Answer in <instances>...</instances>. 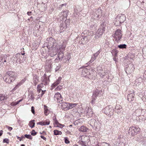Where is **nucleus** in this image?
I'll return each mask as SVG.
<instances>
[{
    "label": "nucleus",
    "mask_w": 146,
    "mask_h": 146,
    "mask_svg": "<svg viewBox=\"0 0 146 146\" xmlns=\"http://www.w3.org/2000/svg\"><path fill=\"white\" fill-rule=\"evenodd\" d=\"M16 78V74L13 71H9L7 72L5 75L3 77V80L9 84L13 82Z\"/></svg>",
    "instance_id": "1"
},
{
    "label": "nucleus",
    "mask_w": 146,
    "mask_h": 146,
    "mask_svg": "<svg viewBox=\"0 0 146 146\" xmlns=\"http://www.w3.org/2000/svg\"><path fill=\"white\" fill-rule=\"evenodd\" d=\"M88 124L91 125L93 128L97 131H99L100 128L101 124L98 120L94 119H91L88 122Z\"/></svg>",
    "instance_id": "2"
},
{
    "label": "nucleus",
    "mask_w": 146,
    "mask_h": 146,
    "mask_svg": "<svg viewBox=\"0 0 146 146\" xmlns=\"http://www.w3.org/2000/svg\"><path fill=\"white\" fill-rule=\"evenodd\" d=\"M106 26V23H102L100 26V28L98 30L95 35L94 34V36H95L94 38L96 39L101 37L103 34V32L105 31Z\"/></svg>",
    "instance_id": "3"
},
{
    "label": "nucleus",
    "mask_w": 146,
    "mask_h": 146,
    "mask_svg": "<svg viewBox=\"0 0 146 146\" xmlns=\"http://www.w3.org/2000/svg\"><path fill=\"white\" fill-rule=\"evenodd\" d=\"M140 128L137 126H133L129 127V133L132 136L136 135L140 131Z\"/></svg>",
    "instance_id": "4"
},
{
    "label": "nucleus",
    "mask_w": 146,
    "mask_h": 146,
    "mask_svg": "<svg viewBox=\"0 0 146 146\" xmlns=\"http://www.w3.org/2000/svg\"><path fill=\"white\" fill-rule=\"evenodd\" d=\"M113 110L110 106H108L102 110L103 113L110 116L113 115Z\"/></svg>",
    "instance_id": "5"
},
{
    "label": "nucleus",
    "mask_w": 146,
    "mask_h": 146,
    "mask_svg": "<svg viewBox=\"0 0 146 146\" xmlns=\"http://www.w3.org/2000/svg\"><path fill=\"white\" fill-rule=\"evenodd\" d=\"M70 20L69 19L67 20L62 21L60 25V30L63 31H65L68 27L70 25Z\"/></svg>",
    "instance_id": "6"
},
{
    "label": "nucleus",
    "mask_w": 146,
    "mask_h": 146,
    "mask_svg": "<svg viewBox=\"0 0 146 146\" xmlns=\"http://www.w3.org/2000/svg\"><path fill=\"white\" fill-rule=\"evenodd\" d=\"M69 14V11L66 10L64 12H61L58 16V19H59L60 21L67 20V17Z\"/></svg>",
    "instance_id": "7"
},
{
    "label": "nucleus",
    "mask_w": 146,
    "mask_h": 146,
    "mask_svg": "<svg viewBox=\"0 0 146 146\" xmlns=\"http://www.w3.org/2000/svg\"><path fill=\"white\" fill-rule=\"evenodd\" d=\"M122 34L121 31L119 29H117L115 33L113 35V36L114 37L117 42H118L121 38Z\"/></svg>",
    "instance_id": "8"
},
{
    "label": "nucleus",
    "mask_w": 146,
    "mask_h": 146,
    "mask_svg": "<svg viewBox=\"0 0 146 146\" xmlns=\"http://www.w3.org/2000/svg\"><path fill=\"white\" fill-rule=\"evenodd\" d=\"M116 19L115 24H116L117 25L119 26L124 22L125 20L126 17L125 15H122L119 17L118 16Z\"/></svg>",
    "instance_id": "9"
},
{
    "label": "nucleus",
    "mask_w": 146,
    "mask_h": 146,
    "mask_svg": "<svg viewBox=\"0 0 146 146\" xmlns=\"http://www.w3.org/2000/svg\"><path fill=\"white\" fill-rule=\"evenodd\" d=\"M94 18L96 20H98L102 15V10L99 8L96 9L94 13Z\"/></svg>",
    "instance_id": "10"
},
{
    "label": "nucleus",
    "mask_w": 146,
    "mask_h": 146,
    "mask_svg": "<svg viewBox=\"0 0 146 146\" xmlns=\"http://www.w3.org/2000/svg\"><path fill=\"white\" fill-rule=\"evenodd\" d=\"M134 69V65L133 64H129L127 65V67L125 68V70L126 73L127 74H129L133 72Z\"/></svg>",
    "instance_id": "11"
},
{
    "label": "nucleus",
    "mask_w": 146,
    "mask_h": 146,
    "mask_svg": "<svg viewBox=\"0 0 146 146\" xmlns=\"http://www.w3.org/2000/svg\"><path fill=\"white\" fill-rule=\"evenodd\" d=\"M90 67H87V68H84L81 72V75L84 77H87L88 74H90Z\"/></svg>",
    "instance_id": "12"
},
{
    "label": "nucleus",
    "mask_w": 146,
    "mask_h": 146,
    "mask_svg": "<svg viewBox=\"0 0 146 146\" xmlns=\"http://www.w3.org/2000/svg\"><path fill=\"white\" fill-rule=\"evenodd\" d=\"M84 113L86 116L88 117H91L94 113L92 108L89 107L86 108V111H84Z\"/></svg>",
    "instance_id": "13"
},
{
    "label": "nucleus",
    "mask_w": 146,
    "mask_h": 146,
    "mask_svg": "<svg viewBox=\"0 0 146 146\" xmlns=\"http://www.w3.org/2000/svg\"><path fill=\"white\" fill-rule=\"evenodd\" d=\"M54 100L58 103H60L62 100V97L60 94L59 92H57L54 95Z\"/></svg>",
    "instance_id": "14"
},
{
    "label": "nucleus",
    "mask_w": 146,
    "mask_h": 146,
    "mask_svg": "<svg viewBox=\"0 0 146 146\" xmlns=\"http://www.w3.org/2000/svg\"><path fill=\"white\" fill-rule=\"evenodd\" d=\"M93 35L94 32L93 31H90L89 30H85L82 33L81 35L82 37H83L84 36H88V35H89L92 38V37H93Z\"/></svg>",
    "instance_id": "15"
},
{
    "label": "nucleus",
    "mask_w": 146,
    "mask_h": 146,
    "mask_svg": "<svg viewBox=\"0 0 146 146\" xmlns=\"http://www.w3.org/2000/svg\"><path fill=\"white\" fill-rule=\"evenodd\" d=\"M47 46H54V44L55 43V40L52 37L47 38Z\"/></svg>",
    "instance_id": "16"
},
{
    "label": "nucleus",
    "mask_w": 146,
    "mask_h": 146,
    "mask_svg": "<svg viewBox=\"0 0 146 146\" xmlns=\"http://www.w3.org/2000/svg\"><path fill=\"white\" fill-rule=\"evenodd\" d=\"M82 38H81V40L82 41V42L83 43V44L85 43H86L88 42L89 41V40L90 39H94L93 37H90L89 35L88 36H84L83 37H82Z\"/></svg>",
    "instance_id": "17"
},
{
    "label": "nucleus",
    "mask_w": 146,
    "mask_h": 146,
    "mask_svg": "<svg viewBox=\"0 0 146 146\" xmlns=\"http://www.w3.org/2000/svg\"><path fill=\"white\" fill-rule=\"evenodd\" d=\"M134 53H129L128 54L125 56L123 58L125 60H128L131 62V60H133L134 58Z\"/></svg>",
    "instance_id": "18"
},
{
    "label": "nucleus",
    "mask_w": 146,
    "mask_h": 146,
    "mask_svg": "<svg viewBox=\"0 0 146 146\" xmlns=\"http://www.w3.org/2000/svg\"><path fill=\"white\" fill-rule=\"evenodd\" d=\"M65 48V46H61V47L59 48V49L58 50V54L57 55L58 56H59V57H60V54H62L61 60H62L64 56V54L63 53V52Z\"/></svg>",
    "instance_id": "19"
},
{
    "label": "nucleus",
    "mask_w": 146,
    "mask_h": 146,
    "mask_svg": "<svg viewBox=\"0 0 146 146\" xmlns=\"http://www.w3.org/2000/svg\"><path fill=\"white\" fill-rule=\"evenodd\" d=\"M41 81L42 83H41V84H44V85H48L50 81L49 76L48 77V78H41Z\"/></svg>",
    "instance_id": "20"
},
{
    "label": "nucleus",
    "mask_w": 146,
    "mask_h": 146,
    "mask_svg": "<svg viewBox=\"0 0 146 146\" xmlns=\"http://www.w3.org/2000/svg\"><path fill=\"white\" fill-rule=\"evenodd\" d=\"M61 108L64 110H68V103L63 102L60 103Z\"/></svg>",
    "instance_id": "21"
},
{
    "label": "nucleus",
    "mask_w": 146,
    "mask_h": 146,
    "mask_svg": "<svg viewBox=\"0 0 146 146\" xmlns=\"http://www.w3.org/2000/svg\"><path fill=\"white\" fill-rule=\"evenodd\" d=\"M7 56L6 54H1L0 56V62L3 63L7 62L6 60L7 59Z\"/></svg>",
    "instance_id": "22"
},
{
    "label": "nucleus",
    "mask_w": 146,
    "mask_h": 146,
    "mask_svg": "<svg viewBox=\"0 0 146 146\" xmlns=\"http://www.w3.org/2000/svg\"><path fill=\"white\" fill-rule=\"evenodd\" d=\"M135 94L133 93H131L127 95V100L128 101H131L134 100Z\"/></svg>",
    "instance_id": "23"
},
{
    "label": "nucleus",
    "mask_w": 146,
    "mask_h": 146,
    "mask_svg": "<svg viewBox=\"0 0 146 146\" xmlns=\"http://www.w3.org/2000/svg\"><path fill=\"white\" fill-rule=\"evenodd\" d=\"M91 73L90 72V74H88L86 78L91 80H95L96 78L95 75H94L95 72L94 71L92 72V73H91Z\"/></svg>",
    "instance_id": "24"
},
{
    "label": "nucleus",
    "mask_w": 146,
    "mask_h": 146,
    "mask_svg": "<svg viewBox=\"0 0 146 146\" xmlns=\"http://www.w3.org/2000/svg\"><path fill=\"white\" fill-rule=\"evenodd\" d=\"M25 80H23L19 82L16 85L15 87L13 88L12 90V91H15L17 88H19L25 82Z\"/></svg>",
    "instance_id": "25"
},
{
    "label": "nucleus",
    "mask_w": 146,
    "mask_h": 146,
    "mask_svg": "<svg viewBox=\"0 0 146 146\" xmlns=\"http://www.w3.org/2000/svg\"><path fill=\"white\" fill-rule=\"evenodd\" d=\"M61 79V78L60 77H59L57 80L56 81L52 84V87H53V88L56 87L60 84V82Z\"/></svg>",
    "instance_id": "26"
},
{
    "label": "nucleus",
    "mask_w": 146,
    "mask_h": 146,
    "mask_svg": "<svg viewBox=\"0 0 146 146\" xmlns=\"http://www.w3.org/2000/svg\"><path fill=\"white\" fill-rule=\"evenodd\" d=\"M115 111L118 113H120L122 111V110L121 106L119 105H117L115 107Z\"/></svg>",
    "instance_id": "27"
},
{
    "label": "nucleus",
    "mask_w": 146,
    "mask_h": 146,
    "mask_svg": "<svg viewBox=\"0 0 146 146\" xmlns=\"http://www.w3.org/2000/svg\"><path fill=\"white\" fill-rule=\"evenodd\" d=\"M21 57L22 58V56L20 53H17L16 54L15 56L14 57L13 60L14 61V62H19V59L20 57Z\"/></svg>",
    "instance_id": "28"
},
{
    "label": "nucleus",
    "mask_w": 146,
    "mask_h": 146,
    "mask_svg": "<svg viewBox=\"0 0 146 146\" xmlns=\"http://www.w3.org/2000/svg\"><path fill=\"white\" fill-rule=\"evenodd\" d=\"M99 92L100 91L98 89H96L93 93L92 98H96V97L99 95Z\"/></svg>",
    "instance_id": "29"
},
{
    "label": "nucleus",
    "mask_w": 146,
    "mask_h": 146,
    "mask_svg": "<svg viewBox=\"0 0 146 146\" xmlns=\"http://www.w3.org/2000/svg\"><path fill=\"white\" fill-rule=\"evenodd\" d=\"M89 130L88 128L84 126H82L79 129V131L81 132H86Z\"/></svg>",
    "instance_id": "30"
},
{
    "label": "nucleus",
    "mask_w": 146,
    "mask_h": 146,
    "mask_svg": "<svg viewBox=\"0 0 146 146\" xmlns=\"http://www.w3.org/2000/svg\"><path fill=\"white\" fill-rule=\"evenodd\" d=\"M44 114L46 116H47L49 113V110L48 109V107L45 105H44Z\"/></svg>",
    "instance_id": "31"
},
{
    "label": "nucleus",
    "mask_w": 146,
    "mask_h": 146,
    "mask_svg": "<svg viewBox=\"0 0 146 146\" xmlns=\"http://www.w3.org/2000/svg\"><path fill=\"white\" fill-rule=\"evenodd\" d=\"M99 68H100L101 69L100 70V72H99V71L97 70L98 72V74H100L102 78H104L105 75V72H103L102 68L100 67H98L97 68V69H98Z\"/></svg>",
    "instance_id": "32"
},
{
    "label": "nucleus",
    "mask_w": 146,
    "mask_h": 146,
    "mask_svg": "<svg viewBox=\"0 0 146 146\" xmlns=\"http://www.w3.org/2000/svg\"><path fill=\"white\" fill-rule=\"evenodd\" d=\"M77 105V104L76 103H68V110L72 109V108L75 107Z\"/></svg>",
    "instance_id": "33"
},
{
    "label": "nucleus",
    "mask_w": 146,
    "mask_h": 146,
    "mask_svg": "<svg viewBox=\"0 0 146 146\" xmlns=\"http://www.w3.org/2000/svg\"><path fill=\"white\" fill-rule=\"evenodd\" d=\"M34 121V120H32L29 122V125L31 128H33L35 127V123Z\"/></svg>",
    "instance_id": "34"
},
{
    "label": "nucleus",
    "mask_w": 146,
    "mask_h": 146,
    "mask_svg": "<svg viewBox=\"0 0 146 146\" xmlns=\"http://www.w3.org/2000/svg\"><path fill=\"white\" fill-rule=\"evenodd\" d=\"M53 135H61L62 134V132L57 130H54L53 131Z\"/></svg>",
    "instance_id": "35"
},
{
    "label": "nucleus",
    "mask_w": 146,
    "mask_h": 146,
    "mask_svg": "<svg viewBox=\"0 0 146 146\" xmlns=\"http://www.w3.org/2000/svg\"><path fill=\"white\" fill-rule=\"evenodd\" d=\"M119 51L118 50L116 49L113 50L111 52L112 55L113 56H117V53Z\"/></svg>",
    "instance_id": "36"
},
{
    "label": "nucleus",
    "mask_w": 146,
    "mask_h": 146,
    "mask_svg": "<svg viewBox=\"0 0 146 146\" xmlns=\"http://www.w3.org/2000/svg\"><path fill=\"white\" fill-rule=\"evenodd\" d=\"M141 112V110L140 109H137L135 111V112H134L133 114L137 116H139L140 115Z\"/></svg>",
    "instance_id": "37"
},
{
    "label": "nucleus",
    "mask_w": 146,
    "mask_h": 146,
    "mask_svg": "<svg viewBox=\"0 0 146 146\" xmlns=\"http://www.w3.org/2000/svg\"><path fill=\"white\" fill-rule=\"evenodd\" d=\"M7 96H5V95L3 94H0V100L3 101L7 99Z\"/></svg>",
    "instance_id": "38"
},
{
    "label": "nucleus",
    "mask_w": 146,
    "mask_h": 146,
    "mask_svg": "<svg viewBox=\"0 0 146 146\" xmlns=\"http://www.w3.org/2000/svg\"><path fill=\"white\" fill-rule=\"evenodd\" d=\"M41 88H42V84H40L37 85V92L38 94L40 92L41 90H42Z\"/></svg>",
    "instance_id": "39"
},
{
    "label": "nucleus",
    "mask_w": 146,
    "mask_h": 146,
    "mask_svg": "<svg viewBox=\"0 0 146 146\" xmlns=\"http://www.w3.org/2000/svg\"><path fill=\"white\" fill-rule=\"evenodd\" d=\"M33 81L34 82L39 81L38 77L36 75H35L33 77Z\"/></svg>",
    "instance_id": "40"
},
{
    "label": "nucleus",
    "mask_w": 146,
    "mask_h": 146,
    "mask_svg": "<svg viewBox=\"0 0 146 146\" xmlns=\"http://www.w3.org/2000/svg\"><path fill=\"white\" fill-rule=\"evenodd\" d=\"M24 136L25 137L28 139L31 140L33 139L32 136L31 135H30L25 134V135Z\"/></svg>",
    "instance_id": "41"
},
{
    "label": "nucleus",
    "mask_w": 146,
    "mask_h": 146,
    "mask_svg": "<svg viewBox=\"0 0 146 146\" xmlns=\"http://www.w3.org/2000/svg\"><path fill=\"white\" fill-rule=\"evenodd\" d=\"M22 100V99H21V100H19V101H18L17 102H15L13 103L12 104H13L12 106H15L17 105L20 102H21Z\"/></svg>",
    "instance_id": "42"
},
{
    "label": "nucleus",
    "mask_w": 146,
    "mask_h": 146,
    "mask_svg": "<svg viewBox=\"0 0 146 146\" xmlns=\"http://www.w3.org/2000/svg\"><path fill=\"white\" fill-rule=\"evenodd\" d=\"M37 132H36L35 130L33 129L31 132V135L33 136H35L37 134Z\"/></svg>",
    "instance_id": "43"
},
{
    "label": "nucleus",
    "mask_w": 146,
    "mask_h": 146,
    "mask_svg": "<svg viewBox=\"0 0 146 146\" xmlns=\"http://www.w3.org/2000/svg\"><path fill=\"white\" fill-rule=\"evenodd\" d=\"M44 122V123L45 124V125H48L50 124V121L49 120L47 119L46 120L44 121H43Z\"/></svg>",
    "instance_id": "44"
},
{
    "label": "nucleus",
    "mask_w": 146,
    "mask_h": 146,
    "mask_svg": "<svg viewBox=\"0 0 146 146\" xmlns=\"http://www.w3.org/2000/svg\"><path fill=\"white\" fill-rule=\"evenodd\" d=\"M60 60H62L61 58V57H59V56H58V57L55 59L54 60V62L55 63H57Z\"/></svg>",
    "instance_id": "45"
},
{
    "label": "nucleus",
    "mask_w": 146,
    "mask_h": 146,
    "mask_svg": "<svg viewBox=\"0 0 146 146\" xmlns=\"http://www.w3.org/2000/svg\"><path fill=\"white\" fill-rule=\"evenodd\" d=\"M61 64H59L57 66L56 68H55V71L57 72L61 68Z\"/></svg>",
    "instance_id": "46"
},
{
    "label": "nucleus",
    "mask_w": 146,
    "mask_h": 146,
    "mask_svg": "<svg viewBox=\"0 0 146 146\" xmlns=\"http://www.w3.org/2000/svg\"><path fill=\"white\" fill-rule=\"evenodd\" d=\"M113 56V60L115 62V63L116 64L117 62V59L118 57L117 56Z\"/></svg>",
    "instance_id": "47"
},
{
    "label": "nucleus",
    "mask_w": 146,
    "mask_h": 146,
    "mask_svg": "<svg viewBox=\"0 0 146 146\" xmlns=\"http://www.w3.org/2000/svg\"><path fill=\"white\" fill-rule=\"evenodd\" d=\"M65 143L66 144H68L70 143V141L68 140V138L67 137H65L64 138Z\"/></svg>",
    "instance_id": "48"
},
{
    "label": "nucleus",
    "mask_w": 146,
    "mask_h": 146,
    "mask_svg": "<svg viewBox=\"0 0 146 146\" xmlns=\"http://www.w3.org/2000/svg\"><path fill=\"white\" fill-rule=\"evenodd\" d=\"M3 142L8 144L9 143V139L7 138L4 139L3 140Z\"/></svg>",
    "instance_id": "49"
},
{
    "label": "nucleus",
    "mask_w": 146,
    "mask_h": 146,
    "mask_svg": "<svg viewBox=\"0 0 146 146\" xmlns=\"http://www.w3.org/2000/svg\"><path fill=\"white\" fill-rule=\"evenodd\" d=\"M64 125L60 124L59 123L58 125H57L56 127H59L61 128H62L64 126Z\"/></svg>",
    "instance_id": "50"
},
{
    "label": "nucleus",
    "mask_w": 146,
    "mask_h": 146,
    "mask_svg": "<svg viewBox=\"0 0 146 146\" xmlns=\"http://www.w3.org/2000/svg\"><path fill=\"white\" fill-rule=\"evenodd\" d=\"M102 146H110V145L107 143L104 142L102 143Z\"/></svg>",
    "instance_id": "51"
},
{
    "label": "nucleus",
    "mask_w": 146,
    "mask_h": 146,
    "mask_svg": "<svg viewBox=\"0 0 146 146\" xmlns=\"http://www.w3.org/2000/svg\"><path fill=\"white\" fill-rule=\"evenodd\" d=\"M96 99L95 98H92V101L91 102V103L92 104H94L95 103V101L96 100Z\"/></svg>",
    "instance_id": "52"
},
{
    "label": "nucleus",
    "mask_w": 146,
    "mask_h": 146,
    "mask_svg": "<svg viewBox=\"0 0 146 146\" xmlns=\"http://www.w3.org/2000/svg\"><path fill=\"white\" fill-rule=\"evenodd\" d=\"M31 111L32 113L33 114H35V111L34 109V106H32L31 107Z\"/></svg>",
    "instance_id": "53"
},
{
    "label": "nucleus",
    "mask_w": 146,
    "mask_h": 146,
    "mask_svg": "<svg viewBox=\"0 0 146 146\" xmlns=\"http://www.w3.org/2000/svg\"><path fill=\"white\" fill-rule=\"evenodd\" d=\"M37 125H40L42 126L45 125L44 124L43 121H41L37 123Z\"/></svg>",
    "instance_id": "54"
},
{
    "label": "nucleus",
    "mask_w": 146,
    "mask_h": 146,
    "mask_svg": "<svg viewBox=\"0 0 146 146\" xmlns=\"http://www.w3.org/2000/svg\"><path fill=\"white\" fill-rule=\"evenodd\" d=\"M59 123H60L58 122L57 120H56V121H55L54 122V125L55 126V125H58Z\"/></svg>",
    "instance_id": "55"
},
{
    "label": "nucleus",
    "mask_w": 146,
    "mask_h": 146,
    "mask_svg": "<svg viewBox=\"0 0 146 146\" xmlns=\"http://www.w3.org/2000/svg\"><path fill=\"white\" fill-rule=\"evenodd\" d=\"M6 126L7 127V129L9 131H11L13 129V128L11 127L8 126L7 125H6Z\"/></svg>",
    "instance_id": "56"
},
{
    "label": "nucleus",
    "mask_w": 146,
    "mask_h": 146,
    "mask_svg": "<svg viewBox=\"0 0 146 146\" xmlns=\"http://www.w3.org/2000/svg\"><path fill=\"white\" fill-rule=\"evenodd\" d=\"M57 54V53L56 52H53L52 53H51L50 56L52 57H53L54 56L56 55Z\"/></svg>",
    "instance_id": "57"
},
{
    "label": "nucleus",
    "mask_w": 146,
    "mask_h": 146,
    "mask_svg": "<svg viewBox=\"0 0 146 146\" xmlns=\"http://www.w3.org/2000/svg\"><path fill=\"white\" fill-rule=\"evenodd\" d=\"M120 49L126 48L127 46H117Z\"/></svg>",
    "instance_id": "58"
},
{
    "label": "nucleus",
    "mask_w": 146,
    "mask_h": 146,
    "mask_svg": "<svg viewBox=\"0 0 146 146\" xmlns=\"http://www.w3.org/2000/svg\"><path fill=\"white\" fill-rule=\"evenodd\" d=\"M62 86H59L57 88V89L58 90H60L61 89H62Z\"/></svg>",
    "instance_id": "59"
},
{
    "label": "nucleus",
    "mask_w": 146,
    "mask_h": 146,
    "mask_svg": "<svg viewBox=\"0 0 146 146\" xmlns=\"http://www.w3.org/2000/svg\"><path fill=\"white\" fill-rule=\"evenodd\" d=\"M45 91H46V90H42V92H41L42 93H41V96L42 97L43 96V95L44 94V93Z\"/></svg>",
    "instance_id": "60"
},
{
    "label": "nucleus",
    "mask_w": 146,
    "mask_h": 146,
    "mask_svg": "<svg viewBox=\"0 0 146 146\" xmlns=\"http://www.w3.org/2000/svg\"><path fill=\"white\" fill-rule=\"evenodd\" d=\"M40 137H41V138L42 139H43L45 140V141H46V138L45 137H44L43 136L41 135L40 136Z\"/></svg>",
    "instance_id": "61"
},
{
    "label": "nucleus",
    "mask_w": 146,
    "mask_h": 146,
    "mask_svg": "<svg viewBox=\"0 0 146 146\" xmlns=\"http://www.w3.org/2000/svg\"><path fill=\"white\" fill-rule=\"evenodd\" d=\"M143 144H146V139H143L142 140Z\"/></svg>",
    "instance_id": "62"
},
{
    "label": "nucleus",
    "mask_w": 146,
    "mask_h": 146,
    "mask_svg": "<svg viewBox=\"0 0 146 146\" xmlns=\"http://www.w3.org/2000/svg\"><path fill=\"white\" fill-rule=\"evenodd\" d=\"M78 121L77 120L76 121L74 122V124L75 125H78Z\"/></svg>",
    "instance_id": "63"
},
{
    "label": "nucleus",
    "mask_w": 146,
    "mask_h": 146,
    "mask_svg": "<svg viewBox=\"0 0 146 146\" xmlns=\"http://www.w3.org/2000/svg\"><path fill=\"white\" fill-rule=\"evenodd\" d=\"M32 12L31 11L28 12L27 14L29 16H31V15Z\"/></svg>",
    "instance_id": "64"
}]
</instances>
